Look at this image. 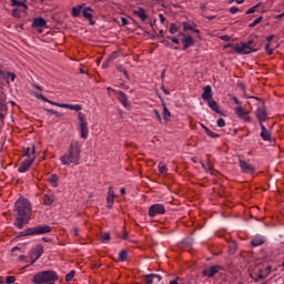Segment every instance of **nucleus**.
Masks as SVG:
<instances>
[{
  "label": "nucleus",
  "mask_w": 284,
  "mask_h": 284,
  "mask_svg": "<svg viewBox=\"0 0 284 284\" xmlns=\"http://www.w3.org/2000/svg\"><path fill=\"white\" fill-rule=\"evenodd\" d=\"M82 144L79 140H71L65 154L60 156L62 165H80Z\"/></svg>",
  "instance_id": "f257e3e1"
},
{
  "label": "nucleus",
  "mask_w": 284,
  "mask_h": 284,
  "mask_svg": "<svg viewBox=\"0 0 284 284\" xmlns=\"http://www.w3.org/2000/svg\"><path fill=\"white\" fill-rule=\"evenodd\" d=\"M33 284H57L59 281V275L54 271H42L33 275Z\"/></svg>",
  "instance_id": "f03ea898"
},
{
  "label": "nucleus",
  "mask_w": 284,
  "mask_h": 284,
  "mask_svg": "<svg viewBox=\"0 0 284 284\" xmlns=\"http://www.w3.org/2000/svg\"><path fill=\"white\" fill-rule=\"evenodd\" d=\"M14 212L18 216H32V204L28 199H19L14 203Z\"/></svg>",
  "instance_id": "7ed1b4c3"
},
{
  "label": "nucleus",
  "mask_w": 284,
  "mask_h": 284,
  "mask_svg": "<svg viewBox=\"0 0 284 284\" xmlns=\"http://www.w3.org/2000/svg\"><path fill=\"white\" fill-rule=\"evenodd\" d=\"M33 94L36 99H40V101H43L44 103H50L51 105H55L57 108H65L67 110H73L74 112H81V110H83V106L81 104L59 103L49 100L41 93L34 92Z\"/></svg>",
  "instance_id": "20e7f679"
},
{
  "label": "nucleus",
  "mask_w": 284,
  "mask_h": 284,
  "mask_svg": "<svg viewBox=\"0 0 284 284\" xmlns=\"http://www.w3.org/2000/svg\"><path fill=\"white\" fill-rule=\"evenodd\" d=\"M78 121H80L79 128H80V136L81 139H88L90 135V129L88 128V121L85 120V114L82 112L78 113Z\"/></svg>",
  "instance_id": "39448f33"
},
{
  "label": "nucleus",
  "mask_w": 284,
  "mask_h": 284,
  "mask_svg": "<svg viewBox=\"0 0 284 284\" xmlns=\"http://www.w3.org/2000/svg\"><path fill=\"white\" fill-rule=\"evenodd\" d=\"M234 112L237 119H241V121H244V123H252V116H250V111L245 110L243 105L235 106Z\"/></svg>",
  "instance_id": "423d86ee"
},
{
  "label": "nucleus",
  "mask_w": 284,
  "mask_h": 284,
  "mask_svg": "<svg viewBox=\"0 0 284 284\" xmlns=\"http://www.w3.org/2000/svg\"><path fill=\"white\" fill-rule=\"evenodd\" d=\"M234 51L236 54H252V52H257L258 49L248 47L245 42H242L235 45Z\"/></svg>",
  "instance_id": "0eeeda50"
},
{
  "label": "nucleus",
  "mask_w": 284,
  "mask_h": 284,
  "mask_svg": "<svg viewBox=\"0 0 284 284\" xmlns=\"http://www.w3.org/2000/svg\"><path fill=\"white\" fill-rule=\"evenodd\" d=\"M32 236H39L41 234H50L52 226L48 224L37 225L31 227Z\"/></svg>",
  "instance_id": "6e6552de"
},
{
  "label": "nucleus",
  "mask_w": 284,
  "mask_h": 284,
  "mask_svg": "<svg viewBox=\"0 0 284 284\" xmlns=\"http://www.w3.org/2000/svg\"><path fill=\"white\" fill-rule=\"evenodd\" d=\"M255 116L258 120L260 125L265 123L270 116H267V108L265 105L258 106L255 112Z\"/></svg>",
  "instance_id": "1a4fd4ad"
},
{
  "label": "nucleus",
  "mask_w": 284,
  "mask_h": 284,
  "mask_svg": "<svg viewBox=\"0 0 284 284\" xmlns=\"http://www.w3.org/2000/svg\"><path fill=\"white\" fill-rule=\"evenodd\" d=\"M223 270V266L221 265H212L207 268H204L202 271V276H206L207 278H212L214 275L219 274Z\"/></svg>",
  "instance_id": "9d476101"
},
{
  "label": "nucleus",
  "mask_w": 284,
  "mask_h": 284,
  "mask_svg": "<svg viewBox=\"0 0 284 284\" xmlns=\"http://www.w3.org/2000/svg\"><path fill=\"white\" fill-rule=\"evenodd\" d=\"M159 214H165V206L163 204H153L149 207V216L154 219Z\"/></svg>",
  "instance_id": "9b49d317"
},
{
  "label": "nucleus",
  "mask_w": 284,
  "mask_h": 284,
  "mask_svg": "<svg viewBox=\"0 0 284 284\" xmlns=\"http://www.w3.org/2000/svg\"><path fill=\"white\" fill-rule=\"evenodd\" d=\"M30 223V217L26 215H18L16 219L14 225L18 227V230H23L24 225H28Z\"/></svg>",
  "instance_id": "f8f14e48"
},
{
  "label": "nucleus",
  "mask_w": 284,
  "mask_h": 284,
  "mask_svg": "<svg viewBox=\"0 0 284 284\" xmlns=\"http://www.w3.org/2000/svg\"><path fill=\"white\" fill-rule=\"evenodd\" d=\"M34 159H36V156L33 155L31 159L24 160L18 168V172H20V173L28 172L30 170V166L32 165V163H34Z\"/></svg>",
  "instance_id": "ddd939ff"
},
{
  "label": "nucleus",
  "mask_w": 284,
  "mask_h": 284,
  "mask_svg": "<svg viewBox=\"0 0 284 284\" xmlns=\"http://www.w3.org/2000/svg\"><path fill=\"white\" fill-rule=\"evenodd\" d=\"M47 26H48V21H45V19L36 18L32 22L31 28H33L34 30H38V32H42V30L39 28H47Z\"/></svg>",
  "instance_id": "4468645a"
},
{
  "label": "nucleus",
  "mask_w": 284,
  "mask_h": 284,
  "mask_svg": "<svg viewBox=\"0 0 284 284\" xmlns=\"http://www.w3.org/2000/svg\"><path fill=\"white\" fill-rule=\"evenodd\" d=\"M240 168L244 174H254V166L250 165L245 160H239Z\"/></svg>",
  "instance_id": "2eb2a0df"
},
{
  "label": "nucleus",
  "mask_w": 284,
  "mask_h": 284,
  "mask_svg": "<svg viewBox=\"0 0 284 284\" xmlns=\"http://www.w3.org/2000/svg\"><path fill=\"white\" fill-rule=\"evenodd\" d=\"M82 14L84 17V19H88L90 26H94V23H97L95 21L92 20V17L94 14V11L92 10V8L87 7L82 10Z\"/></svg>",
  "instance_id": "dca6fc26"
},
{
  "label": "nucleus",
  "mask_w": 284,
  "mask_h": 284,
  "mask_svg": "<svg viewBox=\"0 0 284 284\" xmlns=\"http://www.w3.org/2000/svg\"><path fill=\"white\" fill-rule=\"evenodd\" d=\"M118 94V100L124 108H130V102L128 101V95L123 91L115 92Z\"/></svg>",
  "instance_id": "f3484780"
},
{
  "label": "nucleus",
  "mask_w": 284,
  "mask_h": 284,
  "mask_svg": "<svg viewBox=\"0 0 284 284\" xmlns=\"http://www.w3.org/2000/svg\"><path fill=\"white\" fill-rule=\"evenodd\" d=\"M260 128L262 130L260 136L263 139V141H272V133H270L267 128H265L264 124H260Z\"/></svg>",
  "instance_id": "a211bd4d"
},
{
  "label": "nucleus",
  "mask_w": 284,
  "mask_h": 284,
  "mask_svg": "<svg viewBox=\"0 0 284 284\" xmlns=\"http://www.w3.org/2000/svg\"><path fill=\"white\" fill-rule=\"evenodd\" d=\"M209 108L213 110V112H216V114H221L223 116V111H221V108H219V103L215 100H207Z\"/></svg>",
  "instance_id": "6ab92c4d"
},
{
  "label": "nucleus",
  "mask_w": 284,
  "mask_h": 284,
  "mask_svg": "<svg viewBox=\"0 0 284 284\" xmlns=\"http://www.w3.org/2000/svg\"><path fill=\"white\" fill-rule=\"evenodd\" d=\"M202 99H203V101L212 100V87L211 85H206L203 88Z\"/></svg>",
  "instance_id": "aec40b11"
},
{
  "label": "nucleus",
  "mask_w": 284,
  "mask_h": 284,
  "mask_svg": "<svg viewBox=\"0 0 284 284\" xmlns=\"http://www.w3.org/2000/svg\"><path fill=\"white\" fill-rule=\"evenodd\" d=\"M182 43L183 50H187V48H192V45H194V39L192 38V36H186L184 37V39H182Z\"/></svg>",
  "instance_id": "412c9836"
},
{
  "label": "nucleus",
  "mask_w": 284,
  "mask_h": 284,
  "mask_svg": "<svg viewBox=\"0 0 284 284\" xmlns=\"http://www.w3.org/2000/svg\"><path fill=\"white\" fill-rule=\"evenodd\" d=\"M31 254L36 255V261H39L43 256V245L38 244Z\"/></svg>",
  "instance_id": "4be33fe9"
},
{
  "label": "nucleus",
  "mask_w": 284,
  "mask_h": 284,
  "mask_svg": "<svg viewBox=\"0 0 284 284\" xmlns=\"http://www.w3.org/2000/svg\"><path fill=\"white\" fill-rule=\"evenodd\" d=\"M133 14L139 17L141 19V21L148 20V13H145V9H143V8H139L138 10H134Z\"/></svg>",
  "instance_id": "5701e85b"
},
{
  "label": "nucleus",
  "mask_w": 284,
  "mask_h": 284,
  "mask_svg": "<svg viewBox=\"0 0 284 284\" xmlns=\"http://www.w3.org/2000/svg\"><path fill=\"white\" fill-rule=\"evenodd\" d=\"M264 243H265V237L255 236V237L251 241V246H252V247H258V245H263Z\"/></svg>",
  "instance_id": "b1692460"
},
{
  "label": "nucleus",
  "mask_w": 284,
  "mask_h": 284,
  "mask_svg": "<svg viewBox=\"0 0 284 284\" xmlns=\"http://www.w3.org/2000/svg\"><path fill=\"white\" fill-rule=\"evenodd\" d=\"M57 201V197H54V194H49L43 196V203L44 205H52Z\"/></svg>",
  "instance_id": "393cba45"
},
{
  "label": "nucleus",
  "mask_w": 284,
  "mask_h": 284,
  "mask_svg": "<svg viewBox=\"0 0 284 284\" xmlns=\"http://www.w3.org/2000/svg\"><path fill=\"white\" fill-rule=\"evenodd\" d=\"M11 6L14 8H23V12H26V10H28V4L23 3L22 1L19 0H11Z\"/></svg>",
  "instance_id": "a878e982"
},
{
  "label": "nucleus",
  "mask_w": 284,
  "mask_h": 284,
  "mask_svg": "<svg viewBox=\"0 0 284 284\" xmlns=\"http://www.w3.org/2000/svg\"><path fill=\"white\" fill-rule=\"evenodd\" d=\"M24 156H28V159H32V156H36V158H37L34 144H32V148H31V149H30V148H27V149L24 150Z\"/></svg>",
  "instance_id": "bb28decb"
},
{
  "label": "nucleus",
  "mask_w": 284,
  "mask_h": 284,
  "mask_svg": "<svg viewBox=\"0 0 284 284\" xmlns=\"http://www.w3.org/2000/svg\"><path fill=\"white\" fill-rule=\"evenodd\" d=\"M163 119L164 121H170V116H172V113H170V110H168V106L165 105V103H163Z\"/></svg>",
  "instance_id": "cd10ccee"
},
{
  "label": "nucleus",
  "mask_w": 284,
  "mask_h": 284,
  "mask_svg": "<svg viewBox=\"0 0 284 284\" xmlns=\"http://www.w3.org/2000/svg\"><path fill=\"white\" fill-rule=\"evenodd\" d=\"M250 277L253 278V281L255 283H258V281H263V278H265V275H263V270L258 271L257 277H255L254 275L250 274Z\"/></svg>",
  "instance_id": "c85d7f7f"
},
{
  "label": "nucleus",
  "mask_w": 284,
  "mask_h": 284,
  "mask_svg": "<svg viewBox=\"0 0 284 284\" xmlns=\"http://www.w3.org/2000/svg\"><path fill=\"white\" fill-rule=\"evenodd\" d=\"M49 183H52L53 187H57L59 183V175L57 174H52L50 178H49Z\"/></svg>",
  "instance_id": "c756f323"
},
{
  "label": "nucleus",
  "mask_w": 284,
  "mask_h": 284,
  "mask_svg": "<svg viewBox=\"0 0 284 284\" xmlns=\"http://www.w3.org/2000/svg\"><path fill=\"white\" fill-rule=\"evenodd\" d=\"M158 168H159L160 174H168V165H165V163L160 162Z\"/></svg>",
  "instance_id": "7c9ffc66"
},
{
  "label": "nucleus",
  "mask_w": 284,
  "mask_h": 284,
  "mask_svg": "<svg viewBox=\"0 0 284 284\" xmlns=\"http://www.w3.org/2000/svg\"><path fill=\"white\" fill-rule=\"evenodd\" d=\"M18 236L19 237H22V236H32V227H29L22 232H19L18 233Z\"/></svg>",
  "instance_id": "2f4dec72"
},
{
  "label": "nucleus",
  "mask_w": 284,
  "mask_h": 284,
  "mask_svg": "<svg viewBox=\"0 0 284 284\" xmlns=\"http://www.w3.org/2000/svg\"><path fill=\"white\" fill-rule=\"evenodd\" d=\"M81 10H82V7H81V6L73 7V8H72V11H71L72 17H80Z\"/></svg>",
  "instance_id": "473e14b6"
},
{
  "label": "nucleus",
  "mask_w": 284,
  "mask_h": 284,
  "mask_svg": "<svg viewBox=\"0 0 284 284\" xmlns=\"http://www.w3.org/2000/svg\"><path fill=\"white\" fill-rule=\"evenodd\" d=\"M119 258L122 263H124V261H128V251L125 250H122L120 253H119Z\"/></svg>",
  "instance_id": "72a5a7b5"
},
{
  "label": "nucleus",
  "mask_w": 284,
  "mask_h": 284,
  "mask_svg": "<svg viewBox=\"0 0 284 284\" xmlns=\"http://www.w3.org/2000/svg\"><path fill=\"white\" fill-rule=\"evenodd\" d=\"M0 77H2V79L7 82L10 83V74H8V71H3L0 69Z\"/></svg>",
  "instance_id": "f704fd0d"
},
{
  "label": "nucleus",
  "mask_w": 284,
  "mask_h": 284,
  "mask_svg": "<svg viewBox=\"0 0 284 284\" xmlns=\"http://www.w3.org/2000/svg\"><path fill=\"white\" fill-rule=\"evenodd\" d=\"M261 21H263V17L262 16H260L252 23H250L248 28H256V26H258V23H261Z\"/></svg>",
  "instance_id": "c9c22d12"
},
{
  "label": "nucleus",
  "mask_w": 284,
  "mask_h": 284,
  "mask_svg": "<svg viewBox=\"0 0 284 284\" xmlns=\"http://www.w3.org/2000/svg\"><path fill=\"white\" fill-rule=\"evenodd\" d=\"M205 133H206L207 136H210L211 139H219V136H221V135H219V133H215V132H213V131H211V130H209V129H205Z\"/></svg>",
  "instance_id": "e433bc0d"
},
{
  "label": "nucleus",
  "mask_w": 284,
  "mask_h": 284,
  "mask_svg": "<svg viewBox=\"0 0 284 284\" xmlns=\"http://www.w3.org/2000/svg\"><path fill=\"white\" fill-rule=\"evenodd\" d=\"M110 233H102L101 234V242L102 243H110Z\"/></svg>",
  "instance_id": "4c0bfd02"
},
{
  "label": "nucleus",
  "mask_w": 284,
  "mask_h": 284,
  "mask_svg": "<svg viewBox=\"0 0 284 284\" xmlns=\"http://www.w3.org/2000/svg\"><path fill=\"white\" fill-rule=\"evenodd\" d=\"M169 32L170 34H176V32H179V28L176 27V23H171Z\"/></svg>",
  "instance_id": "58836bf2"
},
{
  "label": "nucleus",
  "mask_w": 284,
  "mask_h": 284,
  "mask_svg": "<svg viewBox=\"0 0 284 284\" xmlns=\"http://www.w3.org/2000/svg\"><path fill=\"white\" fill-rule=\"evenodd\" d=\"M74 274H77L74 270L67 274L65 276L67 283H70L74 278Z\"/></svg>",
  "instance_id": "ea45409f"
},
{
  "label": "nucleus",
  "mask_w": 284,
  "mask_h": 284,
  "mask_svg": "<svg viewBox=\"0 0 284 284\" xmlns=\"http://www.w3.org/2000/svg\"><path fill=\"white\" fill-rule=\"evenodd\" d=\"M12 17L14 18V19H21V10H19V9H13L12 10Z\"/></svg>",
  "instance_id": "a19ab883"
},
{
  "label": "nucleus",
  "mask_w": 284,
  "mask_h": 284,
  "mask_svg": "<svg viewBox=\"0 0 284 284\" xmlns=\"http://www.w3.org/2000/svg\"><path fill=\"white\" fill-rule=\"evenodd\" d=\"M261 7V3L255 4L254 7L246 10V14H254L256 12V9Z\"/></svg>",
  "instance_id": "79ce46f5"
},
{
  "label": "nucleus",
  "mask_w": 284,
  "mask_h": 284,
  "mask_svg": "<svg viewBox=\"0 0 284 284\" xmlns=\"http://www.w3.org/2000/svg\"><path fill=\"white\" fill-rule=\"evenodd\" d=\"M144 283L145 284H152L154 283V278H152V274L145 275L144 276Z\"/></svg>",
  "instance_id": "37998d69"
},
{
  "label": "nucleus",
  "mask_w": 284,
  "mask_h": 284,
  "mask_svg": "<svg viewBox=\"0 0 284 284\" xmlns=\"http://www.w3.org/2000/svg\"><path fill=\"white\" fill-rule=\"evenodd\" d=\"M106 203H108V207H112V203H114V196L108 195Z\"/></svg>",
  "instance_id": "c03bdc74"
},
{
  "label": "nucleus",
  "mask_w": 284,
  "mask_h": 284,
  "mask_svg": "<svg viewBox=\"0 0 284 284\" xmlns=\"http://www.w3.org/2000/svg\"><path fill=\"white\" fill-rule=\"evenodd\" d=\"M183 28H184V32H187V30H191V31L194 30V27H192V24H190L187 22L183 23Z\"/></svg>",
  "instance_id": "a18cd8bd"
},
{
  "label": "nucleus",
  "mask_w": 284,
  "mask_h": 284,
  "mask_svg": "<svg viewBox=\"0 0 284 284\" xmlns=\"http://www.w3.org/2000/svg\"><path fill=\"white\" fill-rule=\"evenodd\" d=\"M151 276H152L151 278H153V281L155 278L158 281V283H161V281L163 280V277H161V275H159V274L152 273Z\"/></svg>",
  "instance_id": "49530a36"
},
{
  "label": "nucleus",
  "mask_w": 284,
  "mask_h": 284,
  "mask_svg": "<svg viewBox=\"0 0 284 284\" xmlns=\"http://www.w3.org/2000/svg\"><path fill=\"white\" fill-rule=\"evenodd\" d=\"M14 281H17V277H14V276H7V278H6V283H8V284H12V283H14Z\"/></svg>",
  "instance_id": "de8ad7c7"
},
{
  "label": "nucleus",
  "mask_w": 284,
  "mask_h": 284,
  "mask_svg": "<svg viewBox=\"0 0 284 284\" xmlns=\"http://www.w3.org/2000/svg\"><path fill=\"white\" fill-rule=\"evenodd\" d=\"M217 126H219V128H225V120H224L223 118H220V119L217 120Z\"/></svg>",
  "instance_id": "09e8293b"
},
{
  "label": "nucleus",
  "mask_w": 284,
  "mask_h": 284,
  "mask_svg": "<svg viewBox=\"0 0 284 284\" xmlns=\"http://www.w3.org/2000/svg\"><path fill=\"white\" fill-rule=\"evenodd\" d=\"M265 51L267 52V54H273L274 49H271V48H270V42H267V43L265 44Z\"/></svg>",
  "instance_id": "8fccbe9b"
},
{
  "label": "nucleus",
  "mask_w": 284,
  "mask_h": 284,
  "mask_svg": "<svg viewBox=\"0 0 284 284\" xmlns=\"http://www.w3.org/2000/svg\"><path fill=\"white\" fill-rule=\"evenodd\" d=\"M8 74H9V79H10L11 81H16L17 74H16L14 72L8 71Z\"/></svg>",
  "instance_id": "3c124183"
},
{
  "label": "nucleus",
  "mask_w": 284,
  "mask_h": 284,
  "mask_svg": "<svg viewBox=\"0 0 284 284\" xmlns=\"http://www.w3.org/2000/svg\"><path fill=\"white\" fill-rule=\"evenodd\" d=\"M229 12H231V14H236V12H239V8L237 7H231L229 9Z\"/></svg>",
  "instance_id": "603ef678"
},
{
  "label": "nucleus",
  "mask_w": 284,
  "mask_h": 284,
  "mask_svg": "<svg viewBox=\"0 0 284 284\" xmlns=\"http://www.w3.org/2000/svg\"><path fill=\"white\" fill-rule=\"evenodd\" d=\"M153 112H154L158 121L161 123L162 120H161V113H159V110L154 109Z\"/></svg>",
  "instance_id": "864d4df0"
},
{
  "label": "nucleus",
  "mask_w": 284,
  "mask_h": 284,
  "mask_svg": "<svg viewBox=\"0 0 284 284\" xmlns=\"http://www.w3.org/2000/svg\"><path fill=\"white\" fill-rule=\"evenodd\" d=\"M233 101L234 103L239 106L243 105V102L239 101V98L237 97H233Z\"/></svg>",
  "instance_id": "5fc2aeb1"
},
{
  "label": "nucleus",
  "mask_w": 284,
  "mask_h": 284,
  "mask_svg": "<svg viewBox=\"0 0 284 284\" xmlns=\"http://www.w3.org/2000/svg\"><path fill=\"white\" fill-rule=\"evenodd\" d=\"M168 39L170 40V41H172L173 43H175L176 45H179V40L176 39V37H168Z\"/></svg>",
  "instance_id": "6e6d98bb"
},
{
  "label": "nucleus",
  "mask_w": 284,
  "mask_h": 284,
  "mask_svg": "<svg viewBox=\"0 0 284 284\" xmlns=\"http://www.w3.org/2000/svg\"><path fill=\"white\" fill-rule=\"evenodd\" d=\"M159 19H160V22L162 23H165V16H163V13H159Z\"/></svg>",
  "instance_id": "4d7b16f0"
},
{
  "label": "nucleus",
  "mask_w": 284,
  "mask_h": 284,
  "mask_svg": "<svg viewBox=\"0 0 284 284\" xmlns=\"http://www.w3.org/2000/svg\"><path fill=\"white\" fill-rule=\"evenodd\" d=\"M48 112H50V114H54L55 116H61V113H59L58 111H54L52 109H49Z\"/></svg>",
  "instance_id": "13d9d810"
},
{
  "label": "nucleus",
  "mask_w": 284,
  "mask_h": 284,
  "mask_svg": "<svg viewBox=\"0 0 284 284\" xmlns=\"http://www.w3.org/2000/svg\"><path fill=\"white\" fill-rule=\"evenodd\" d=\"M246 43V45L248 47V48H255V43L252 41V40H248L247 42H245Z\"/></svg>",
  "instance_id": "bf43d9fd"
},
{
  "label": "nucleus",
  "mask_w": 284,
  "mask_h": 284,
  "mask_svg": "<svg viewBox=\"0 0 284 284\" xmlns=\"http://www.w3.org/2000/svg\"><path fill=\"white\" fill-rule=\"evenodd\" d=\"M239 3V4H241V3H245V0H229V3Z\"/></svg>",
  "instance_id": "052dcab7"
},
{
  "label": "nucleus",
  "mask_w": 284,
  "mask_h": 284,
  "mask_svg": "<svg viewBox=\"0 0 284 284\" xmlns=\"http://www.w3.org/2000/svg\"><path fill=\"white\" fill-rule=\"evenodd\" d=\"M108 196H114V189L112 186L109 187Z\"/></svg>",
  "instance_id": "680f3d73"
},
{
  "label": "nucleus",
  "mask_w": 284,
  "mask_h": 284,
  "mask_svg": "<svg viewBox=\"0 0 284 284\" xmlns=\"http://www.w3.org/2000/svg\"><path fill=\"white\" fill-rule=\"evenodd\" d=\"M121 21H122V26H128V23H130L128 18H121Z\"/></svg>",
  "instance_id": "e2e57ef3"
},
{
  "label": "nucleus",
  "mask_w": 284,
  "mask_h": 284,
  "mask_svg": "<svg viewBox=\"0 0 284 284\" xmlns=\"http://www.w3.org/2000/svg\"><path fill=\"white\" fill-rule=\"evenodd\" d=\"M232 38H230V36H222L221 40L222 41H230Z\"/></svg>",
  "instance_id": "0e129e2a"
},
{
  "label": "nucleus",
  "mask_w": 284,
  "mask_h": 284,
  "mask_svg": "<svg viewBox=\"0 0 284 284\" xmlns=\"http://www.w3.org/2000/svg\"><path fill=\"white\" fill-rule=\"evenodd\" d=\"M73 234L74 236H79V227L77 226L73 227Z\"/></svg>",
  "instance_id": "69168bd1"
},
{
  "label": "nucleus",
  "mask_w": 284,
  "mask_h": 284,
  "mask_svg": "<svg viewBox=\"0 0 284 284\" xmlns=\"http://www.w3.org/2000/svg\"><path fill=\"white\" fill-rule=\"evenodd\" d=\"M274 38H275V36H274V34L268 36V37L266 38L267 43L272 42Z\"/></svg>",
  "instance_id": "338daca9"
},
{
  "label": "nucleus",
  "mask_w": 284,
  "mask_h": 284,
  "mask_svg": "<svg viewBox=\"0 0 284 284\" xmlns=\"http://www.w3.org/2000/svg\"><path fill=\"white\" fill-rule=\"evenodd\" d=\"M170 284H179V277H176L175 280L170 281Z\"/></svg>",
  "instance_id": "774afa93"
}]
</instances>
